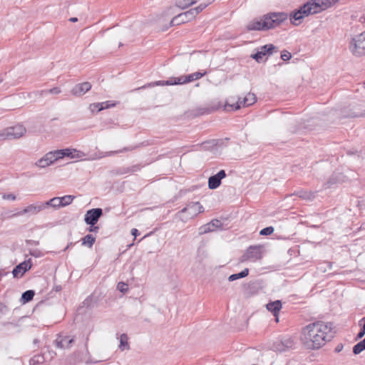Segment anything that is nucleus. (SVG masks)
Wrapping results in <instances>:
<instances>
[{"label": "nucleus", "mask_w": 365, "mask_h": 365, "mask_svg": "<svg viewBox=\"0 0 365 365\" xmlns=\"http://www.w3.org/2000/svg\"><path fill=\"white\" fill-rule=\"evenodd\" d=\"M331 324L317 322L306 326L302 331L301 340L309 349H317L332 338Z\"/></svg>", "instance_id": "obj_1"}, {"label": "nucleus", "mask_w": 365, "mask_h": 365, "mask_svg": "<svg viewBox=\"0 0 365 365\" xmlns=\"http://www.w3.org/2000/svg\"><path fill=\"white\" fill-rule=\"evenodd\" d=\"M288 15L284 12H272L255 19L246 26L248 31H264L278 26L287 20Z\"/></svg>", "instance_id": "obj_2"}, {"label": "nucleus", "mask_w": 365, "mask_h": 365, "mask_svg": "<svg viewBox=\"0 0 365 365\" xmlns=\"http://www.w3.org/2000/svg\"><path fill=\"white\" fill-rule=\"evenodd\" d=\"M336 1L337 0H310L301 6L299 10L293 12L290 15L292 23L294 25H298L299 23L296 21H300L304 16L317 14L327 9Z\"/></svg>", "instance_id": "obj_3"}, {"label": "nucleus", "mask_w": 365, "mask_h": 365, "mask_svg": "<svg viewBox=\"0 0 365 365\" xmlns=\"http://www.w3.org/2000/svg\"><path fill=\"white\" fill-rule=\"evenodd\" d=\"M207 74V71H197L189 75L180 76L179 77H170L168 81H158L153 83L144 85L141 87L135 88L134 91L153 87L155 86H173L182 85L198 80Z\"/></svg>", "instance_id": "obj_4"}, {"label": "nucleus", "mask_w": 365, "mask_h": 365, "mask_svg": "<svg viewBox=\"0 0 365 365\" xmlns=\"http://www.w3.org/2000/svg\"><path fill=\"white\" fill-rule=\"evenodd\" d=\"M349 50L355 56L365 55V31L351 38L349 43Z\"/></svg>", "instance_id": "obj_5"}, {"label": "nucleus", "mask_w": 365, "mask_h": 365, "mask_svg": "<svg viewBox=\"0 0 365 365\" xmlns=\"http://www.w3.org/2000/svg\"><path fill=\"white\" fill-rule=\"evenodd\" d=\"M256 101L257 98L255 95L252 93H248L242 100L239 98L238 101L235 103H230V102H227L225 105V109L227 110H237L242 107H248L253 105Z\"/></svg>", "instance_id": "obj_6"}, {"label": "nucleus", "mask_w": 365, "mask_h": 365, "mask_svg": "<svg viewBox=\"0 0 365 365\" xmlns=\"http://www.w3.org/2000/svg\"><path fill=\"white\" fill-rule=\"evenodd\" d=\"M262 258V252L259 247H250L245 253L240 257V262H256Z\"/></svg>", "instance_id": "obj_7"}, {"label": "nucleus", "mask_w": 365, "mask_h": 365, "mask_svg": "<svg viewBox=\"0 0 365 365\" xmlns=\"http://www.w3.org/2000/svg\"><path fill=\"white\" fill-rule=\"evenodd\" d=\"M294 345L293 339L290 336H287L274 341L272 344V349L275 351L283 352L293 348Z\"/></svg>", "instance_id": "obj_8"}, {"label": "nucleus", "mask_w": 365, "mask_h": 365, "mask_svg": "<svg viewBox=\"0 0 365 365\" xmlns=\"http://www.w3.org/2000/svg\"><path fill=\"white\" fill-rule=\"evenodd\" d=\"M26 128L22 125H16L3 130L6 139L19 138L26 133Z\"/></svg>", "instance_id": "obj_9"}, {"label": "nucleus", "mask_w": 365, "mask_h": 365, "mask_svg": "<svg viewBox=\"0 0 365 365\" xmlns=\"http://www.w3.org/2000/svg\"><path fill=\"white\" fill-rule=\"evenodd\" d=\"M44 205L43 202H36L35 204H31L26 207H24L22 210L15 213L13 215L14 217L24 215L26 214L29 215H36L41 211L43 210Z\"/></svg>", "instance_id": "obj_10"}, {"label": "nucleus", "mask_w": 365, "mask_h": 365, "mask_svg": "<svg viewBox=\"0 0 365 365\" xmlns=\"http://www.w3.org/2000/svg\"><path fill=\"white\" fill-rule=\"evenodd\" d=\"M58 160L55 150L47 153L35 163V165L39 168H45Z\"/></svg>", "instance_id": "obj_11"}, {"label": "nucleus", "mask_w": 365, "mask_h": 365, "mask_svg": "<svg viewBox=\"0 0 365 365\" xmlns=\"http://www.w3.org/2000/svg\"><path fill=\"white\" fill-rule=\"evenodd\" d=\"M195 19V16H193L191 10L190 9L185 12L181 13V14L175 16L171 20L170 24H171V26L180 25V24L190 21Z\"/></svg>", "instance_id": "obj_12"}, {"label": "nucleus", "mask_w": 365, "mask_h": 365, "mask_svg": "<svg viewBox=\"0 0 365 365\" xmlns=\"http://www.w3.org/2000/svg\"><path fill=\"white\" fill-rule=\"evenodd\" d=\"M103 211L101 208H94L87 211L85 215V222L87 225H94L102 215Z\"/></svg>", "instance_id": "obj_13"}, {"label": "nucleus", "mask_w": 365, "mask_h": 365, "mask_svg": "<svg viewBox=\"0 0 365 365\" xmlns=\"http://www.w3.org/2000/svg\"><path fill=\"white\" fill-rule=\"evenodd\" d=\"M225 177L226 173L224 170H221L217 174L210 176L208 178V187L210 190L217 188L221 184V180Z\"/></svg>", "instance_id": "obj_14"}, {"label": "nucleus", "mask_w": 365, "mask_h": 365, "mask_svg": "<svg viewBox=\"0 0 365 365\" xmlns=\"http://www.w3.org/2000/svg\"><path fill=\"white\" fill-rule=\"evenodd\" d=\"M204 211L203 207L200 204V202H190L185 207H184L181 212H187L190 217L196 216L199 213H201Z\"/></svg>", "instance_id": "obj_15"}, {"label": "nucleus", "mask_w": 365, "mask_h": 365, "mask_svg": "<svg viewBox=\"0 0 365 365\" xmlns=\"http://www.w3.org/2000/svg\"><path fill=\"white\" fill-rule=\"evenodd\" d=\"M275 46L272 44H267L260 48V51L252 55V57L257 62H259L266 54H272Z\"/></svg>", "instance_id": "obj_16"}, {"label": "nucleus", "mask_w": 365, "mask_h": 365, "mask_svg": "<svg viewBox=\"0 0 365 365\" xmlns=\"http://www.w3.org/2000/svg\"><path fill=\"white\" fill-rule=\"evenodd\" d=\"M31 267L30 260L24 261L18 264L12 271L14 277H21L23 274Z\"/></svg>", "instance_id": "obj_17"}, {"label": "nucleus", "mask_w": 365, "mask_h": 365, "mask_svg": "<svg viewBox=\"0 0 365 365\" xmlns=\"http://www.w3.org/2000/svg\"><path fill=\"white\" fill-rule=\"evenodd\" d=\"M91 88V85L88 82H84L76 85L71 90V93L73 96H81L85 94Z\"/></svg>", "instance_id": "obj_18"}, {"label": "nucleus", "mask_w": 365, "mask_h": 365, "mask_svg": "<svg viewBox=\"0 0 365 365\" xmlns=\"http://www.w3.org/2000/svg\"><path fill=\"white\" fill-rule=\"evenodd\" d=\"M282 302L279 300L269 302L266 305L267 310L273 314L277 322H279V313L282 309Z\"/></svg>", "instance_id": "obj_19"}, {"label": "nucleus", "mask_w": 365, "mask_h": 365, "mask_svg": "<svg viewBox=\"0 0 365 365\" xmlns=\"http://www.w3.org/2000/svg\"><path fill=\"white\" fill-rule=\"evenodd\" d=\"M221 226L222 223L219 220H212L210 222L201 227V233L214 232Z\"/></svg>", "instance_id": "obj_20"}, {"label": "nucleus", "mask_w": 365, "mask_h": 365, "mask_svg": "<svg viewBox=\"0 0 365 365\" xmlns=\"http://www.w3.org/2000/svg\"><path fill=\"white\" fill-rule=\"evenodd\" d=\"M73 151V149H72V148L56 150H55L56 157H57L58 160L63 158L64 157H68L70 158H72Z\"/></svg>", "instance_id": "obj_21"}, {"label": "nucleus", "mask_w": 365, "mask_h": 365, "mask_svg": "<svg viewBox=\"0 0 365 365\" xmlns=\"http://www.w3.org/2000/svg\"><path fill=\"white\" fill-rule=\"evenodd\" d=\"M127 150H128V148H124L123 150H120L109 151V152H106V153H101L99 154H95V155L93 158H89V160H98V159H101L104 157L111 156L115 153H122L123 151H127Z\"/></svg>", "instance_id": "obj_22"}, {"label": "nucleus", "mask_w": 365, "mask_h": 365, "mask_svg": "<svg viewBox=\"0 0 365 365\" xmlns=\"http://www.w3.org/2000/svg\"><path fill=\"white\" fill-rule=\"evenodd\" d=\"M119 349L122 351L130 349L128 337L126 334H122L120 336Z\"/></svg>", "instance_id": "obj_23"}, {"label": "nucleus", "mask_w": 365, "mask_h": 365, "mask_svg": "<svg viewBox=\"0 0 365 365\" xmlns=\"http://www.w3.org/2000/svg\"><path fill=\"white\" fill-rule=\"evenodd\" d=\"M44 208L46 209L47 207L50 206L55 209H58L61 207V202H60V197H55L51 199L50 200L43 202Z\"/></svg>", "instance_id": "obj_24"}, {"label": "nucleus", "mask_w": 365, "mask_h": 365, "mask_svg": "<svg viewBox=\"0 0 365 365\" xmlns=\"http://www.w3.org/2000/svg\"><path fill=\"white\" fill-rule=\"evenodd\" d=\"M82 245L87 246L89 248H91L93 244L96 242V237L92 235H86L84 237L82 238Z\"/></svg>", "instance_id": "obj_25"}, {"label": "nucleus", "mask_w": 365, "mask_h": 365, "mask_svg": "<svg viewBox=\"0 0 365 365\" xmlns=\"http://www.w3.org/2000/svg\"><path fill=\"white\" fill-rule=\"evenodd\" d=\"M67 339V336H64L61 339H57L56 342V345L59 349H65L69 348L71 345L73 344L74 339H71L68 341V344H65V341Z\"/></svg>", "instance_id": "obj_26"}, {"label": "nucleus", "mask_w": 365, "mask_h": 365, "mask_svg": "<svg viewBox=\"0 0 365 365\" xmlns=\"http://www.w3.org/2000/svg\"><path fill=\"white\" fill-rule=\"evenodd\" d=\"M248 274H249V269L247 268H245L240 273L231 274L228 277V280L230 282H232V281L237 280L240 278H244V277H247L248 275Z\"/></svg>", "instance_id": "obj_27"}, {"label": "nucleus", "mask_w": 365, "mask_h": 365, "mask_svg": "<svg viewBox=\"0 0 365 365\" xmlns=\"http://www.w3.org/2000/svg\"><path fill=\"white\" fill-rule=\"evenodd\" d=\"M195 0H177L176 6L182 9H184L195 4Z\"/></svg>", "instance_id": "obj_28"}, {"label": "nucleus", "mask_w": 365, "mask_h": 365, "mask_svg": "<svg viewBox=\"0 0 365 365\" xmlns=\"http://www.w3.org/2000/svg\"><path fill=\"white\" fill-rule=\"evenodd\" d=\"M61 207L67 206L71 204L72 201L74 199V196L73 195H65L63 197H59Z\"/></svg>", "instance_id": "obj_29"}, {"label": "nucleus", "mask_w": 365, "mask_h": 365, "mask_svg": "<svg viewBox=\"0 0 365 365\" xmlns=\"http://www.w3.org/2000/svg\"><path fill=\"white\" fill-rule=\"evenodd\" d=\"M34 294L35 293L33 290H27L24 292L21 296L22 301L24 303L30 302L34 298Z\"/></svg>", "instance_id": "obj_30"}, {"label": "nucleus", "mask_w": 365, "mask_h": 365, "mask_svg": "<svg viewBox=\"0 0 365 365\" xmlns=\"http://www.w3.org/2000/svg\"><path fill=\"white\" fill-rule=\"evenodd\" d=\"M208 4H200L199 6H197V7L195 8H193V9H191V11L193 14V16H195V18L196 17V16L200 13L201 11H202L207 6Z\"/></svg>", "instance_id": "obj_31"}, {"label": "nucleus", "mask_w": 365, "mask_h": 365, "mask_svg": "<svg viewBox=\"0 0 365 365\" xmlns=\"http://www.w3.org/2000/svg\"><path fill=\"white\" fill-rule=\"evenodd\" d=\"M298 195L300 198L307 200H312L314 197V193L308 191H301Z\"/></svg>", "instance_id": "obj_32"}, {"label": "nucleus", "mask_w": 365, "mask_h": 365, "mask_svg": "<svg viewBox=\"0 0 365 365\" xmlns=\"http://www.w3.org/2000/svg\"><path fill=\"white\" fill-rule=\"evenodd\" d=\"M61 92V91L60 88L54 87L49 90H45V91H41L37 92V93H39L41 96H42L45 93H51V94L57 95V94H59Z\"/></svg>", "instance_id": "obj_33"}, {"label": "nucleus", "mask_w": 365, "mask_h": 365, "mask_svg": "<svg viewBox=\"0 0 365 365\" xmlns=\"http://www.w3.org/2000/svg\"><path fill=\"white\" fill-rule=\"evenodd\" d=\"M359 324L362 326V327L356 336V339H361L365 335V317L359 321Z\"/></svg>", "instance_id": "obj_34"}, {"label": "nucleus", "mask_w": 365, "mask_h": 365, "mask_svg": "<svg viewBox=\"0 0 365 365\" xmlns=\"http://www.w3.org/2000/svg\"><path fill=\"white\" fill-rule=\"evenodd\" d=\"M364 350H365V346L363 345L361 341L359 342L353 347V352L354 354H359Z\"/></svg>", "instance_id": "obj_35"}, {"label": "nucleus", "mask_w": 365, "mask_h": 365, "mask_svg": "<svg viewBox=\"0 0 365 365\" xmlns=\"http://www.w3.org/2000/svg\"><path fill=\"white\" fill-rule=\"evenodd\" d=\"M103 103H92L90 105V109L92 112H94L96 110L101 111L104 109Z\"/></svg>", "instance_id": "obj_36"}, {"label": "nucleus", "mask_w": 365, "mask_h": 365, "mask_svg": "<svg viewBox=\"0 0 365 365\" xmlns=\"http://www.w3.org/2000/svg\"><path fill=\"white\" fill-rule=\"evenodd\" d=\"M117 289L122 293H125L128 290V285L123 282H120L117 285Z\"/></svg>", "instance_id": "obj_37"}, {"label": "nucleus", "mask_w": 365, "mask_h": 365, "mask_svg": "<svg viewBox=\"0 0 365 365\" xmlns=\"http://www.w3.org/2000/svg\"><path fill=\"white\" fill-rule=\"evenodd\" d=\"M273 232H274V227L270 226V227H267L262 229L259 232V234L261 235H269L272 234Z\"/></svg>", "instance_id": "obj_38"}, {"label": "nucleus", "mask_w": 365, "mask_h": 365, "mask_svg": "<svg viewBox=\"0 0 365 365\" xmlns=\"http://www.w3.org/2000/svg\"><path fill=\"white\" fill-rule=\"evenodd\" d=\"M86 156V154L80 150H77L76 149H73V155H72V159L73 158H82Z\"/></svg>", "instance_id": "obj_39"}, {"label": "nucleus", "mask_w": 365, "mask_h": 365, "mask_svg": "<svg viewBox=\"0 0 365 365\" xmlns=\"http://www.w3.org/2000/svg\"><path fill=\"white\" fill-rule=\"evenodd\" d=\"M292 58V54L287 51H283L281 53V58L284 61H289Z\"/></svg>", "instance_id": "obj_40"}, {"label": "nucleus", "mask_w": 365, "mask_h": 365, "mask_svg": "<svg viewBox=\"0 0 365 365\" xmlns=\"http://www.w3.org/2000/svg\"><path fill=\"white\" fill-rule=\"evenodd\" d=\"M3 199L4 200H16V196L14 195V194H4L3 195Z\"/></svg>", "instance_id": "obj_41"}, {"label": "nucleus", "mask_w": 365, "mask_h": 365, "mask_svg": "<svg viewBox=\"0 0 365 365\" xmlns=\"http://www.w3.org/2000/svg\"><path fill=\"white\" fill-rule=\"evenodd\" d=\"M131 234L136 237L138 235H139L138 230L135 228L131 230Z\"/></svg>", "instance_id": "obj_42"}, {"label": "nucleus", "mask_w": 365, "mask_h": 365, "mask_svg": "<svg viewBox=\"0 0 365 365\" xmlns=\"http://www.w3.org/2000/svg\"><path fill=\"white\" fill-rule=\"evenodd\" d=\"M342 349H343V345L342 344H339L335 348V351L336 352H340L342 350Z\"/></svg>", "instance_id": "obj_43"}, {"label": "nucleus", "mask_w": 365, "mask_h": 365, "mask_svg": "<svg viewBox=\"0 0 365 365\" xmlns=\"http://www.w3.org/2000/svg\"><path fill=\"white\" fill-rule=\"evenodd\" d=\"M4 140H6V138H5L4 133L2 130L0 132V141Z\"/></svg>", "instance_id": "obj_44"}, {"label": "nucleus", "mask_w": 365, "mask_h": 365, "mask_svg": "<svg viewBox=\"0 0 365 365\" xmlns=\"http://www.w3.org/2000/svg\"><path fill=\"white\" fill-rule=\"evenodd\" d=\"M98 230V227H91L89 228L90 232H96Z\"/></svg>", "instance_id": "obj_45"}, {"label": "nucleus", "mask_w": 365, "mask_h": 365, "mask_svg": "<svg viewBox=\"0 0 365 365\" xmlns=\"http://www.w3.org/2000/svg\"><path fill=\"white\" fill-rule=\"evenodd\" d=\"M103 103L105 104V106H103L104 108H108L110 107V105L108 103V102H105ZM114 106V104L111 105V106Z\"/></svg>", "instance_id": "obj_46"}, {"label": "nucleus", "mask_w": 365, "mask_h": 365, "mask_svg": "<svg viewBox=\"0 0 365 365\" xmlns=\"http://www.w3.org/2000/svg\"><path fill=\"white\" fill-rule=\"evenodd\" d=\"M69 20H70L71 21H72V22H76V21H78V19H77V18H76V17H72V18H71Z\"/></svg>", "instance_id": "obj_47"}, {"label": "nucleus", "mask_w": 365, "mask_h": 365, "mask_svg": "<svg viewBox=\"0 0 365 365\" xmlns=\"http://www.w3.org/2000/svg\"><path fill=\"white\" fill-rule=\"evenodd\" d=\"M73 245V242H70L67 246L64 249V250H66L67 249H68L69 247H71V246Z\"/></svg>", "instance_id": "obj_48"}, {"label": "nucleus", "mask_w": 365, "mask_h": 365, "mask_svg": "<svg viewBox=\"0 0 365 365\" xmlns=\"http://www.w3.org/2000/svg\"><path fill=\"white\" fill-rule=\"evenodd\" d=\"M71 338H69L68 336H67V339L65 341V344H68V341L69 339H71Z\"/></svg>", "instance_id": "obj_49"}, {"label": "nucleus", "mask_w": 365, "mask_h": 365, "mask_svg": "<svg viewBox=\"0 0 365 365\" xmlns=\"http://www.w3.org/2000/svg\"><path fill=\"white\" fill-rule=\"evenodd\" d=\"M350 117H356L358 116L357 114H351V115H349Z\"/></svg>", "instance_id": "obj_50"}, {"label": "nucleus", "mask_w": 365, "mask_h": 365, "mask_svg": "<svg viewBox=\"0 0 365 365\" xmlns=\"http://www.w3.org/2000/svg\"><path fill=\"white\" fill-rule=\"evenodd\" d=\"M361 341L362 342L363 345H364V346H365V338Z\"/></svg>", "instance_id": "obj_51"}, {"label": "nucleus", "mask_w": 365, "mask_h": 365, "mask_svg": "<svg viewBox=\"0 0 365 365\" xmlns=\"http://www.w3.org/2000/svg\"><path fill=\"white\" fill-rule=\"evenodd\" d=\"M195 1L197 2V0H195Z\"/></svg>", "instance_id": "obj_52"}]
</instances>
